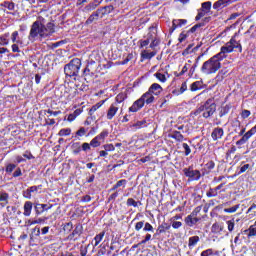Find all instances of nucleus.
<instances>
[{"label":"nucleus","mask_w":256,"mask_h":256,"mask_svg":"<svg viewBox=\"0 0 256 256\" xmlns=\"http://www.w3.org/2000/svg\"><path fill=\"white\" fill-rule=\"evenodd\" d=\"M55 33V23L47 22V19L40 15L30 29L28 39L30 41H36V39H47Z\"/></svg>","instance_id":"nucleus-1"},{"label":"nucleus","mask_w":256,"mask_h":256,"mask_svg":"<svg viewBox=\"0 0 256 256\" xmlns=\"http://www.w3.org/2000/svg\"><path fill=\"white\" fill-rule=\"evenodd\" d=\"M223 59L225 58L219 53L212 56L210 59L203 63L201 67L202 73H204V75H213L214 73H217V71L221 69V62Z\"/></svg>","instance_id":"nucleus-2"},{"label":"nucleus","mask_w":256,"mask_h":256,"mask_svg":"<svg viewBox=\"0 0 256 256\" xmlns=\"http://www.w3.org/2000/svg\"><path fill=\"white\" fill-rule=\"evenodd\" d=\"M238 50L239 53H243V46L241 45V41L237 39V35L233 36L230 41H228L225 45L220 48L219 54L227 59L228 53H233V51Z\"/></svg>","instance_id":"nucleus-3"},{"label":"nucleus","mask_w":256,"mask_h":256,"mask_svg":"<svg viewBox=\"0 0 256 256\" xmlns=\"http://www.w3.org/2000/svg\"><path fill=\"white\" fill-rule=\"evenodd\" d=\"M215 111H217V105L215 104V101L210 98L196 110L195 115L202 113V116L205 119H209V117H211Z\"/></svg>","instance_id":"nucleus-4"},{"label":"nucleus","mask_w":256,"mask_h":256,"mask_svg":"<svg viewBox=\"0 0 256 256\" xmlns=\"http://www.w3.org/2000/svg\"><path fill=\"white\" fill-rule=\"evenodd\" d=\"M81 69V59L74 58L64 67V73L68 77H77Z\"/></svg>","instance_id":"nucleus-5"},{"label":"nucleus","mask_w":256,"mask_h":256,"mask_svg":"<svg viewBox=\"0 0 256 256\" xmlns=\"http://www.w3.org/2000/svg\"><path fill=\"white\" fill-rule=\"evenodd\" d=\"M183 173L188 177V179H190V181H199V179H201V172L199 170H193V168H185Z\"/></svg>","instance_id":"nucleus-6"},{"label":"nucleus","mask_w":256,"mask_h":256,"mask_svg":"<svg viewBox=\"0 0 256 256\" xmlns=\"http://www.w3.org/2000/svg\"><path fill=\"white\" fill-rule=\"evenodd\" d=\"M144 106H145V101L143 100V98L140 97L129 108V112L130 113H137V111H139V109H143Z\"/></svg>","instance_id":"nucleus-7"},{"label":"nucleus","mask_w":256,"mask_h":256,"mask_svg":"<svg viewBox=\"0 0 256 256\" xmlns=\"http://www.w3.org/2000/svg\"><path fill=\"white\" fill-rule=\"evenodd\" d=\"M117 111H119V106L117 105V103H112L108 108L106 114V118L108 119V121H111V119H113V117L117 115Z\"/></svg>","instance_id":"nucleus-8"},{"label":"nucleus","mask_w":256,"mask_h":256,"mask_svg":"<svg viewBox=\"0 0 256 256\" xmlns=\"http://www.w3.org/2000/svg\"><path fill=\"white\" fill-rule=\"evenodd\" d=\"M223 135H225L223 128L217 127L212 131L211 137L213 141H219V139H223Z\"/></svg>","instance_id":"nucleus-9"},{"label":"nucleus","mask_w":256,"mask_h":256,"mask_svg":"<svg viewBox=\"0 0 256 256\" xmlns=\"http://www.w3.org/2000/svg\"><path fill=\"white\" fill-rule=\"evenodd\" d=\"M148 91L153 94V95H161V93L163 92V87H161V85H159L158 83H154L150 86V88L148 89Z\"/></svg>","instance_id":"nucleus-10"},{"label":"nucleus","mask_w":256,"mask_h":256,"mask_svg":"<svg viewBox=\"0 0 256 256\" xmlns=\"http://www.w3.org/2000/svg\"><path fill=\"white\" fill-rule=\"evenodd\" d=\"M140 55L142 59H153V57L157 55V52L155 50L150 51L149 49L146 48L141 51Z\"/></svg>","instance_id":"nucleus-11"},{"label":"nucleus","mask_w":256,"mask_h":256,"mask_svg":"<svg viewBox=\"0 0 256 256\" xmlns=\"http://www.w3.org/2000/svg\"><path fill=\"white\" fill-rule=\"evenodd\" d=\"M53 205H47V204H36L35 205V211L37 215H41V213L45 211H49Z\"/></svg>","instance_id":"nucleus-12"},{"label":"nucleus","mask_w":256,"mask_h":256,"mask_svg":"<svg viewBox=\"0 0 256 256\" xmlns=\"http://www.w3.org/2000/svg\"><path fill=\"white\" fill-rule=\"evenodd\" d=\"M223 229H225V226L223 225V223H218V222H215L211 227V231L215 235H221V232L223 231Z\"/></svg>","instance_id":"nucleus-13"},{"label":"nucleus","mask_w":256,"mask_h":256,"mask_svg":"<svg viewBox=\"0 0 256 256\" xmlns=\"http://www.w3.org/2000/svg\"><path fill=\"white\" fill-rule=\"evenodd\" d=\"M198 222H199V218H197V216H194L192 214L188 215L185 218V223L186 225H188V227H193L194 225H197Z\"/></svg>","instance_id":"nucleus-14"},{"label":"nucleus","mask_w":256,"mask_h":256,"mask_svg":"<svg viewBox=\"0 0 256 256\" xmlns=\"http://www.w3.org/2000/svg\"><path fill=\"white\" fill-rule=\"evenodd\" d=\"M81 233H82V227L78 225L75 227L73 232L68 236V239L70 241H77L76 237H79V235H81Z\"/></svg>","instance_id":"nucleus-15"},{"label":"nucleus","mask_w":256,"mask_h":256,"mask_svg":"<svg viewBox=\"0 0 256 256\" xmlns=\"http://www.w3.org/2000/svg\"><path fill=\"white\" fill-rule=\"evenodd\" d=\"M31 211H33V202L26 201L24 203V212H23L24 217H30Z\"/></svg>","instance_id":"nucleus-16"},{"label":"nucleus","mask_w":256,"mask_h":256,"mask_svg":"<svg viewBox=\"0 0 256 256\" xmlns=\"http://www.w3.org/2000/svg\"><path fill=\"white\" fill-rule=\"evenodd\" d=\"M141 99H143L144 103L150 105V103H153V101H155V96H153V94H151L150 91L148 90L141 96Z\"/></svg>","instance_id":"nucleus-17"},{"label":"nucleus","mask_w":256,"mask_h":256,"mask_svg":"<svg viewBox=\"0 0 256 256\" xmlns=\"http://www.w3.org/2000/svg\"><path fill=\"white\" fill-rule=\"evenodd\" d=\"M159 45V39L157 38V35L155 33H150V45L149 48L155 51V47Z\"/></svg>","instance_id":"nucleus-18"},{"label":"nucleus","mask_w":256,"mask_h":256,"mask_svg":"<svg viewBox=\"0 0 256 256\" xmlns=\"http://www.w3.org/2000/svg\"><path fill=\"white\" fill-rule=\"evenodd\" d=\"M9 204V194L7 192H0V206L5 207Z\"/></svg>","instance_id":"nucleus-19"},{"label":"nucleus","mask_w":256,"mask_h":256,"mask_svg":"<svg viewBox=\"0 0 256 256\" xmlns=\"http://www.w3.org/2000/svg\"><path fill=\"white\" fill-rule=\"evenodd\" d=\"M183 25H187V20L186 19H175L172 22V28L175 30L178 27H183Z\"/></svg>","instance_id":"nucleus-20"},{"label":"nucleus","mask_w":256,"mask_h":256,"mask_svg":"<svg viewBox=\"0 0 256 256\" xmlns=\"http://www.w3.org/2000/svg\"><path fill=\"white\" fill-rule=\"evenodd\" d=\"M11 41H12L13 44L19 43L20 47L23 45V40H21V38L19 37V32L18 31H14L11 34Z\"/></svg>","instance_id":"nucleus-21"},{"label":"nucleus","mask_w":256,"mask_h":256,"mask_svg":"<svg viewBox=\"0 0 256 256\" xmlns=\"http://www.w3.org/2000/svg\"><path fill=\"white\" fill-rule=\"evenodd\" d=\"M203 89V81H196L190 85V91L195 92Z\"/></svg>","instance_id":"nucleus-22"},{"label":"nucleus","mask_w":256,"mask_h":256,"mask_svg":"<svg viewBox=\"0 0 256 256\" xmlns=\"http://www.w3.org/2000/svg\"><path fill=\"white\" fill-rule=\"evenodd\" d=\"M201 239L199 238V236H192L189 238L188 240V247L189 249H193V247H195L197 245V243H199Z\"/></svg>","instance_id":"nucleus-23"},{"label":"nucleus","mask_w":256,"mask_h":256,"mask_svg":"<svg viewBox=\"0 0 256 256\" xmlns=\"http://www.w3.org/2000/svg\"><path fill=\"white\" fill-rule=\"evenodd\" d=\"M170 137L172 139H175L176 141H183L184 137H183V134H181V132L177 131V130H174L172 132H170Z\"/></svg>","instance_id":"nucleus-24"},{"label":"nucleus","mask_w":256,"mask_h":256,"mask_svg":"<svg viewBox=\"0 0 256 256\" xmlns=\"http://www.w3.org/2000/svg\"><path fill=\"white\" fill-rule=\"evenodd\" d=\"M231 0H218L214 3L213 9H223V7H227V3Z\"/></svg>","instance_id":"nucleus-25"},{"label":"nucleus","mask_w":256,"mask_h":256,"mask_svg":"<svg viewBox=\"0 0 256 256\" xmlns=\"http://www.w3.org/2000/svg\"><path fill=\"white\" fill-rule=\"evenodd\" d=\"M154 77H156V79H158V81H160V83H166L167 82V72H156L154 74Z\"/></svg>","instance_id":"nucleus-26"},{"label":"nucleus","mask_w":256,"mask_h":256,"mask_svg":"<svg viewBox=\"0 0 256 256\" xmlns=\"http://www.w3.org/2000/svg\"><path fill=\"white\" fill-rule=\"evenodd\" d=\"M229 75V67H223L218 75H217V79L223 80L225 79V77H227Z\"/></svg>","instance_id":"nucleus-27"},{"label":"nucleus","mask_w":256,"mask_h":256,"mask_svg":"<svg viewBox=\"0 0 256 256\" xmlns=\"http://www.w3.org/2000/svg\"><path fill=\"white\" fill-rule=\"evenodd\" d=\"M143 127H147V121L145 120L138 121L131 126L133 131H137V129H143Z\"/></svg>","instance_id":"nucleus-28"},{"label":"nucleus","mask_w":256,"mask_h":256,"mask_svg":"<svg viewBox=\"0 0 256 256\" xmlns=\"http://www.w3.org/2000/svg\"><path fill=\"white\" fill-rule=\"evenodd\" d=\"M125 99H127V94H125V93H120V94H118V95L116 96L114 103H117V105H118V107H119V105H121V103H123Z\"/></svg>","instance_id":"nucleus-29"},{"label":"nucleus","mask_w":256,"mask_h":256,"mask_svg":"<svg viewBox=\"0 0 256 256\" xmlns=\"http://www.w3.org/2000/svg\"><path fill=\"white\" fill-rule=\"evenodd\" d=\"M103 237H105V232H100L94 237V247H97L103 241Z\"/></svg>","instance_id":"nucleus-30"},{"label":"nucleus","mask_w":256,"mask_h":256,"mask_svg":"<svg viewBox=\"0 0 256 256\" xmlns=\"http://www.w3.org/2000/svg\"><path fill=\"white\" fill-rule=\"evenodd\" d=\"M249 139H251V136L248 134V132H246L242 136V138L236 142V145H245V143L248 142Z\"/></svg>","instance_id":"nucleus-31"},{"label":"nucleus","mask_w":256,"mask_h":256,"mask_svg":"<svg viewBox=\"0 0 256 256\" xmlns=\"http://www.w3.org/2000/svg\"><path fill=\"white\" fill-rule=\"evenodd\" d=\"M109 137V131L104 130L99 135L96 136L97 140L101 143V141H105Z\"/></svg>","instance_id":"nucleus-32"},{"label":"nucleus","mask_w":256,"mask_h":256,"mask_svg":"<svg viewBox=\"0 0 256 256\" xmlns=\"http://www.w3.org/2000/svg\"><path fill=\"white\" fill-rule=\"evenodd\" d=\"M109 137V131L104 130L99 135L96 136L97 140L101 143V141H105Z\"/></svg>","instance_id":"nucleus-33"},{"label":"nucleus","mask_w":256,"mask_h":256,"mask_svg":"<svg viewBox=\"0 0 256 256\" xmlns=\"http://www.w3.org/2000/svg\"><path fill=\"white\" fill-rule=\"evenodd\" d=\"M1 7H5V9H8V11H15V3L13 2H4L1 4Z\"/></svg>","instance_id":"nucleus-34"},{"label":"nucleus","mask_w":256,"mask_h":256,"mask_svg":"<svg viewBox=\"0 0 256 256\" xmlns=\"http://www.w3.org/2000/svg\"><path fill=\"white\" fill-rule=\"evenodd\" d=\"M99 19V10L93 13L86 21L87 25L93 23V21H97Z\"/></svg>","instance_id":"nucleus-35"},{"label":"nucleus","mask_w":256,"mask_h":256,"mask_svg":"<svg viewBox=\"0 0 256 256\" xmlns=\"http://www.w3.org/2000/svg\"><path fill=\"white\" fill-rule=\"evenodd\" d=\"M0 45H9V33L0 36Z\"/></svg>","instance_id":"nucleus-36"},{"label":"nucleus","mask_w":256,"mask_h":256,"mask_svg":"<svg viewBox=\"0 0 256 256\" xmlns=\"http://www.w3.org/2000/svg\"><path fill=\"white\" fill-rule=\"evenodd\" d=\"M151 43V34H148L146 40H140V49L147 47Z\"/></svg>","instance_id":"nucleus-37"},{"label":"nucleus","mask_w":256,"mask_h":256,"mask_svg":"<svg viewBox=\"0 0 256 256\" xmlns=\"http://www.w3.org/2000/svg\"><path fill=\"white\" fill-rule=\"evenodd\" d=\"M244 233H248V237H256V228L254 226H250Z\"/></svg>","instance_id":"nucleus-38"},{"label":"nucleus","mask_w":256,"mask_h":256,"mask_svg":"<svg viewBox=\"0 0 256 256\" xmlns=\"http://www.w3.org/2000/svg\"><path fill=\"white\" fill-rule=\"evenodd\" d=\"M72 149H73L74 155L81 153V144H79V142L72 144Z\"/></svg>","instance_id":"nucleus-39"},{"label":"nucleus","mask_w":256,"mask_h":256,"mask_svg":"<svg viewBox=\"0 0 256 256\" xmlns=\"http://www.w3.org/2000/svg\"><path fill=\"white\" fill-rule=\"evenodd\" d=\"M69 135H71V128H64L59 131L60 137H67Z\"/></svg>","instance_id":"nucleus-40"},{"label":"nucleus","mask_w":256,"mask_h":256,"mask_svg":"<svg viewBox=\"0 0 256 256\" xmlns=\"http://www.w3.org/2000/svg\"><path fill=\"white\" fill-rule=\"evenodd\" d=\"M169 229H171V226L168 225L167 223H163L158 227L159 233H165V231H169Z\"/></svg>","instance_id":"nucleus-41"},{"label":"nucleus","mask_w":256,"mask_h":256,"mask_svg":"<svg viewBox=\"0 0 256 256\" xmlns=\"http://www.w3.org/2000/svg\"><path fill=\"white\" fill-rule=\"evenodd\" d=\"M240 205L237 204L235 206H232L231 208H225L224 213H236V211L239 209Z\"/></svg>","instance_id":"nucleus-42"},{"label":"nucleus","mask_w":256,"mask_h":256,"mask_svg":"<svg viewBox=\"0 0 256 256\" xmlns=\"http://www.w3.org/2000/svg\"><path fill=\"white\" fill-rule=\"evenodd\" d=\"M101 146V142L98 140L97 136L94 137L91 141H90V147H100Z\"/></svg>","instance_id":"nucleus-43"},{"label":"nucleus","mask_w":256,"mask_h":256,"mask_svg":"<svg viewBox=\"0 0 256 256\" xmlns=\"http://www.w3.org/2000/svg\"><path fill=\"white\" fill-rule=\"evenodd\" d=\"M202 10H204L206 13H209L211 11V2H204L202 3Z\"/></svg>","instance_id":"nucleus-44"},{"label":"nucleus","mask_w":256,"mask_h":256,"mask_svg":"<svg viewBox=\"0 0 256 256\" xmlns=\"http://www.w3.org/2000/svg\"><path fill=\"white\" fill-rule=\"evenodd\" d=\"M16 168H17V165H15V164H8L6 166V173L11 174V173H13V171H15Z\"/></svg>","instance_id":"nucleus-45"},{"label":"nucleus","mask_w":256,"mask_h":256,"mask_svg":"<svg viewBox=\"0 0 256 256\" xmlns=\"http://www.w3.org/2000/svg\"><path fill=\"white\" fill-rule=\"evenodd\" d=\"M207 197H217L218 192L215 188H210V190L206 193Z\"/></svg>","instance_id":"nucleus-46"},{"label":"nucleus","mask_w":256,"mask_h":256,"mask_svg":"<svg viewBox=\"0 0 256 256\" xmlns=\"http://www.w3.org/2000/svg\"><path fill=\"white\" fill-rule=\"evenodd\" d=\"M226 223L228 225V231L231 233L235 229V220H228Z\"/></svg>","instance_id":"nucleus-47"},{"label":"nucleus","mask_w":256,"mask_h":256,"mask_svg":"<svg viewBox=\"0 0 256 256\" xmlns=\"http://www.w3.org/2000/svg\"><path fill=\"white\" fill-rule=\"evenodd\" d=\"M143 231L153 233V225H151L149 222H146Z\"/></svg>","instance_id":"nucleus-48"},{"label":"nucleus","mask_w":256,"mask_h":256,"mask_svg":"<svg viewBox=\"0 0 256 256\" xmlns=\"http://www.w3.org/2000/svg\"><path fill=\"white\" fill-rule=\"evenodd\" d=\"M186 90H187V82H183L177 95H181V94L185 93Z\"/></svg>","instance_id":"nucleus-49"},{"label":"nucleus","mask_w":256,"mask_h":256,"mask_svg":"<svg viewBox=\"0 0 256 256\" xmlns=\"http://www.w3.org/2000/svg\"><path fill=\"white\" fill-rule=\"evenodd\" d=\"M200 256H213V249L209 248L201 252Z\"/></svg>","instance_id":"nucleus-50"},{"label":"nucleus","mask_w":256,"mask_h":256,"mask_svg":"<svg viewBox=\"0 0 256 256\" xmlns=\"http://www.w3.org/2000/svg\"><path fill=\"white\" fill-rule=\"evenodd\" d=\"M127 205L128 207H137V201H135L133 198H128Z\"/></svg>","instance_id":"nucleus-51"},{"label":"nucleus","mask_w":256,"mask_h":256,"mask_svg":"<svg viewBox=\"0 0 256 256\" xmlns=\"http://www.w3.org/2000/svg\"><path fill=\"white\" fill-rule=\"evenodd\" d=\"M19 46H21V44H19V43L12 44V52L13 53H21Z\"/></svg>","instance_id":"nucleus-52"},{"label":"nucleus","mask_w":256,"mask_h":256,"mask_svg":"<svg viewBox=\"0 0 256 256\" xmlns=\"http://www.w3.org/2000/svg\"><path fill=\"white\" fill-rule=\"evenodd\" d=\"M183 149L185 150V155H190L191 154V148L189 147V144L183 143L182 144Z\"/></svg>","instance_id":"nucleus-53"},{"label":"nucleus","mask_w":256,"mask_h":256,"mask_svg":"<svg viewBox=\"0 0 256 256\" xmlns=\"http://www.w3.org/2000/svg\"><path fill=\"white\" fill-rule=\"evenodd\" d=\"M39 189H41V186H31L30 188H28V191H30V194L32 195V193H37Z\"/></svg>","instance_id":"nucleus-54"},{"label":"nucleus","mask_w":256,"mask_h":256,"mask_svg":"<svg viewBox=\"0 0 256 256\" xmlns=\"http://www.w3.org/2000/svg\"><path fill=\"white\" fill-rule=\"evenodd\" d=\"M103 147L105 151H115V146L113 144H106Z\"/></svg>","instance_id":"nucleus-55"},{"label":"nucleus","mask_w":256,"mask_h":256,"mask_svg":"<svg viewBox=\"0 0 256 256\" xmlns=\"http://www.w3.org/2000/svg\"><path fill=\"white\" fill-rule=\"evenodd\" d=\"M250 115H251V111L249 110H243L241 113L242 119H247V117H249Z\"/></svg>","instance_id":"nucleus-56"},{"label":"nucleus","mask_w":256,"mask_h":256,"mask_svg":"<svg viewBox=\"0 0 256 256\" xmlns=\"http://www.w3.org/2000/svg\"><path fill=\"white\" fill-rule=\"evenodd\" d=\"M208 12H205L203 9L198 13V15L196 16V21H199V19H201L202 17H205V15H207Z\"/></svg>","instance_id":"nucleus-57"},{"label":"nucleus","mask_w":256,"mask_h":256,"mask_svg":"<svg viewBox=\"0 0 256 256\" xmlns=\"http://www.w3.org/2000/svg\"><path fill=\"white\" fill-rule=\"evenodd\" d=\"M199 213H201V206L196 207V208L192 211L191 215H193L194 217H197V215H199Z\"/></svg>","instance_id":"nucleus-58"},{"label":"nucleus","mask_w":256,"mask_h":256,"mask_svg":"<svg viewBox=\"0 0 256 256\" xmlns=\"http://www.w3.org/2000/svg\"><path fill=\"white\" fill-rule=\"evenodd\" d=\"M182 226H183V223H181V222H179V221H174V222L172 223L173 229H179V228L182 227Z\"/></svg>","instance_id":"nucleus-59"},{"label":"nucleus","mask_w":256,"mask_h":256,"mask_svg":"<svg viewBox=\"0 0 256 256\" xmlns=\"http://www.w3.org/2000/svg\"><path fill=\"white\" fill-rule=\"evenodd\" d=\"M185 39H187V34H185V32H182L180 35H179V43H183V41H185Z\"/></svg>","instance_id":"nucleus-60"},{"label":"nucleus","mask_w":256,"mask_h":256,"mask_svg":"<svg viewBox=\"0 0 256 256\" xmlns=\"http://www.w3.org/2000/svg\"><path fill=\"white\" fill-rule=\"evenodd\" d=\"M144 225H145V223L143 221H140V222L136 223L135 229L137 231H141V228L144 227Z\"/></svg>","instance_id":"nucleus-61"},{"label":"nucleus","mask_w":256,"mask_h":256,"mask_svg":"<svg viewBox=\"0 0 256 256\" xmlns=\"http://www.w3.org/2000/svg\"><path fill=\"white\" fill-rule=\"evenodd\" d=\"M23 197H25V199H31L32 195L29 189L23 192Z\"/></svg>","instance_id":"nucleus-62"},{"label":"nucleus","mask_w":256,"mask_h":256,"mask_svg":"<svg viewBox=\"0 0 256 256\" xmlns=\"http://www.w3.org/2000/svg\"><path fill=\"white\" fill-rule=\"evenodd\" d=\"M86 131L85 128H80L77 132L76 135H78V137H83L85 135Z\"/></svg>","instance_id":"nucleus-63"},{"label":"nucleus","mask_w":256,"mask_h":256,"mask_svg":"<svg viewBox=\"0 0 256 256\" xmlns=\"http://www.w3.org/2000/svg\"><path fill=\"white\" fill-rule=\"evenodd\" d=\"M21 175H23V173L21 172V168L16 169L13 173V177H21Z\"/></svg>","instance_id":"nucleus-64"}]
</instances>
